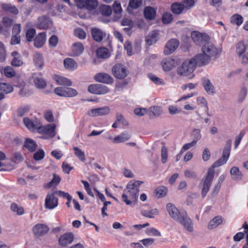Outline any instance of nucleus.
Wrapping results in <instances>:
<instances>
[{
	"mask_svg": "<svg viewBox=\"0 0 248 248\" xmlns=\"http://www.w3.org/2000/svg\"><path fill=\"white\" fill-rule=\"evenodd\" d=\"M150 111L155 116H159L162 113L161 108L157 106L151 107L150 108Z\"/></svg>",
	"mask_w": 248,
	"mask_h": 248,
	"instance_id": "e2e57ef3",
	"label": "nucleus"
},
{
	"mask_svg": "<svg viewBox=\"0 0 248 248\" xmlns=\"http://www.w3.org/2000/svg\"><path fill=\"white\" fill-rule=\"evenodd\" d=\"M96 55L98 58L107 59L109 57L108 50L106 47H100L96 50Z\"/></svg>",
	"mask_w": 248,
	"mask_h": 248,
	"instance_id": "72a5a7b5",
	"label": "nucleus"
},
{
	"mask_svg": "<svg viewBox=\"0 0 248 248\" xmlns=\"http://www.w3.org/2000/svg\"><path fill=\"white\" fill-rule=\"evenodd\" d=\"M61 181V178L59 176L55 174H53V179L46 185L47 188H50L53 186H56L59 184Z\"/></svg>",
	"mask_w": 248,
	"mask_h": 248,
	"instance_id": "49530a36",
	"label": "nucleus"
},
{
	"mask_svg": "<svg viewBox=\"0 0 248 248\" xmlns=\"http://www.w3.org/2000/svg\"><path fill=\"white\" fill-rule=\"evenodd\" d=\"M124 49H125L127 51V54L128 56H130L132 55V43L129 41H127L125 42V44L124 45Z\"/></svg>",
	"mask_w": 248,
	"mask_h": 248,
	"instance_id": "774afa93",
	"label": "nucleus"
},
{
	"mask_svg": "<svg viewBox=\"0 0 248 248\" xmlns=\"http://www.w3.org/2000/svg\"><path fill=\"white\" fill-rule=\"evenodd\" d=\"M33 82L36 88L44 89L46 86V81L42 78L38 77H32Z\"/></svg>",
	"mask_w": 248,
	"mask_h": 248,
	"instance_id": "7c9ffc66",
	"label": "nucleus"
},
{
	"mask_svg": "<svg viewBox=\"0 0 248 248\" xmlns=\"http://www.w3.org/2000/svg\"><path fill=\"white\" fill-rule=\"evenodd\" d=\"M1 8L4 11L14 15H17L18 14V10L17 8L11 3H0Z\"/></svg>",
	"mask_w": 248,
	"mask_h": 248,
	"instance_id": "412c9836",
	"label": "nucleus"
},
{
	"mask_svg": "<svg viewBox=\"0 0 248 248\" xmlns=\"http://www.w3.org/2000/svg\"><path fill=\"white\" fill-rule=\"evenodd\" d=\"M167 188L163 186H159L155 190V193L158 198L163 197L166 195Z\"/></svg>",
	"mask_w": 248,
	"mask_h": 248,
	"instance_id": "4c0bfd02",
	"label": "nucleus"
},
{
	"mask_svg": "<svg viewBox=\"0 0 248 248\" xmlns=\"http://www.w3.org/2000/svg\"><path fill=\"white\" fill-rule=\"evenodd\" d=\"M1 22L3 27L10 28L14 24V21L13 19L8 16H4L2 18Z\"/></svg>",
	"mask_w": 248,
	"mask_h": 248,
	"instance_id": "c03bdc74",
	"label": "nucleus"
},
{
	"mask_svg": "<svg viewBox=\"0 0 248 248\" xmlns=\"http://www.w3.org/2000/svg\"><path fill=\"white\" fill-rule=\"evenodd\" d=\"M131 137V134L130 132L125 131L122 132L120 135L116 136L113 139V142L119 143L124 142L128 140Z\"/></svg>",
	"mask_w": 248,
	"mask_h": 248,
	"instance_id": "aec40b11",
	"label": "nucleus"
},
{
	"mask_svg": "<svg viewBox=\"0 0 248 248\" xmlns=\"http://www.w3.org/2000/svg\"><path fill=\"white\" fill-rule=\"evenodd\" d=\"M54 80L58 84L61 85L70 86L72 84L71 81L69 79L61 76H56Z\"/></svg>",
	"mask_w": 248,
	"mask_h": 248,
	"instance_id": "c756f323",
	"label": "nucleus"
},
{
	"mask_svg": "<svg viewBox=\"0 0 248 248\" xmlns=\"http://www.w3.org/2000/svg\"><path fill=\"white\" fill-rule=\"evenodd\" d=\"M232 146V140H229L227 141L225 146L223 149L222 157L217 160L208 170L206 177L203 181L202 188V189L201 195L202 198H204L207 193L208 192L214 178L215 171L214 168L218 167L224 164L228 160Z\"/></svg>",
	"mask_w": 248,
	"mask_h": 248,
	"instance_id": "f257e3e1",
	"label": "nucleus"
},
{
	"mask_svg": "<svg viewBox=\"0 0 248 248\" xmlns=\"http://www.w3.org/2000/svg\"><path fill=\"white\" fill-rule=\"evenodd\" d=\"M54 193L60 197L67 199L68 202H70L72 200V197L68 193L61 190L56 191Z\"/></svg>",
	"mask_w": 248,
	"mask_h": 248,
	"instance_id": "6e6d98bb",
	"label": "nucleus"
},
{
	"mask_svg": "<svg viewBox=\"0 0 248 248\" xmlns=\"http://www.w3.org/2000/svg\"><path fill=\"white\" fill-rule=\"evenodd\" d=\"M202 85L207 94L213 95L215 93V89L210 80L206 78L202 79Z\"/></svg>",
	"mask_w": 248,
	"mask_h": 248,
	"instance_id": "6ab92c4d",
	"label": "nucleus"
},
{
	"mask_svg": "<svg viewBox=\"0 0 248 248\" xmlns=\"http://www.w3.org/2000/svg\"><path fill=\"white\" fill-rule=\"evenodd\" d=\"M74 235L72 232H67L62 235L59 239L60 245L65 247L73 241Z\"/></svg>",
	"mask_w": 248,
	"mask_h": 248,
	"instance_id": "f3484780",
	"label": "nucleus"
},
{
	"mask_svg": "<svg viewBox=\"0 0 248 248\" xmlns=\"http://www.w3.org/2000/svg\"><path fill=\"white\" fill-rule=\"evenodd\" d=\"M88 90L90 93L96 94H104L109 92L107 86L100 84L90 85L88 88Z\"/></svg>",
	"mask_w": 248,
	"mask_h": 248,
	"instance_id": "1a4fd4ad",
	"label": "nucleus"
},
{
	"mask_svg": "<svg viewBox=\"0 0 248 248\" xmlns=\"http://www.w3.org/2000/svg\"><path fill=\"white\" fill-rule=\"evenodd\" d=\"M202 52L204 53L211 58L217 57L221 53V49L218 48L209 40L202 46Z\"/></svg>",
	"mask_w": 248,
	"mask_h": 248,
	"instance_id": "20e7f679",
	"label": "nucleus"
},
{
	"mask_svg": "<svg viewBox=\"0 0 248 248\" xmlns=\"http://www.w3.org/2000/svg\"><path fill=\"white\" fill-rule=\"evenodd\" d=\"M65 90V94H63V95H65V97H72L75 96L78 94L77 91L75 89L71 88H66Z\"/></svg>",
	"mask_w": 248,
	"mask_h": 248,
	"instance_id": "3c124183",
	"label": "nucleus"
},
{
	"mask_svg": "<svg viewBox=\"0 0 248 248\" xmlns=\"http://www.w3.org/2000/svg\"><path fill=\"white\" fill-rule=\"evenodd\" d=\"M92 36L95 41L100 42L105 36V34L100 29L93 28L92 30Z\"/></svg>",
	"mask_w": 248,
	"mask_h": 248,
	"instance_id": "393cba45",
	"label": "nucleus"
},
{
	"mask_svg": "<svg viewBox=\"0 0 248 248\" xmlns=\"http://www.w3.org/2000/svg\"><path fill=\"white\" fill-rule=\"evenodd\" d=\"M35 33V30L34 29H30L28 30L26 33V36L27 41L29 42L32 41Z\"/></svg>",
	"mask_w": 248,
	"mask_h": 248,
	"instance_id": "5fc2aeb1",
	"label": "nucleus"
},
{
	"mask_svg": "<svg viewBox=\"0 0 248 248\" xmlns=\"http://www.w3.org/2000/svg\"><path fill=\"white\" fill-rule=\"evenodd\" d=\"M23 123L26 127L31 131H34L35 130H38L40 125V121L34 118L31 119L28 117H25L23 119Z\"/></svg>",
	"mask_w": 248,
	"mask_h": 248,
	"instance_id": "9b49d317",
	"label": "nucleus"
},
{
	"mask_svg": "<svg viewBox=\"0 0 248 248\" xmlns=\"http://www.w3.org/2000/svg\"><path fill=\"white\" fill-rule=\"evenodd\" d=\"M161 64L164 71H169L176 66V63L174 59L168 58L163 60Z\"/></svg>",
	"mask_w": 248,
	"mask_h": 248,
	"instance_id": "4be33fe9",
	"label": "nucleus"
},
{
	"mask_svg": "<svg viewBox=\"0 0 248 248\" xmlns=\"http://www.w3.org/2000/svg\"><path fill=\"white\" fill-rule=\"evenodd\" d=\"M46 34L41 32L38 34L34 40V46L37 48L41 47L46 42Z\"/></svg>",
	"mask_w": 248,
	"mask_h": 248,
	"instance_id": "a878e982",
	"label": "nucleus"
},
{
	"mask_svg": "<svg viewBox=\"0 0 248 248\" xmlns=\"http://www.w3.org/2000/svg\"><path fill=\"white\" fill-rule=\"evenodd\" d=\"M141 214L146 217L152 218L154 217V215L158 214V211L156 209H154L149 211L141 210Z\"/></svg>",
	"mask_w": 248,
	"mask_h": 248,
	"instance_id": "09e8293b",
	"label": "nucleus"
},
{
	"mask_svg": "<svg viewBox=\"0 0 248 248\" xmlns=\"http://www.w3.org/2000/svg\"><path fill=\"white\" fill-rule=\"evenodd\" d=\"M13 91V88L10 85L5 83H0V92L7 94Z\"/></svg>",
	"mask_w": 248,
	"mask_h": 248,
	"instance_id": "37998d69",
	"label": "nucleus"
},
{
	"mask_svg": "<svg viewBox=\"0 0 248 248\" xmlns=\"http://www.w3.org/2000/svg\"><path fill=\"white\" fill-rule=\"evenodd\" d=\"M166 209L170 217L175 221L181 216L184 211H179L176 206L171 203H168Z\"/></svg>",
	"mask_w": 248,
	"mask_h": 248,
	"instance_id": "ddd939ff",
	"label": "nucleus"
},
{
	"mask_svg": "<svg viewBox=\"0 0 248 248\" xmlns=\"http://www.w3.org/2000/svg\"><path fill=\"white\" fill-rule=\"evenodd\" d=\"M230 173L233 176V178L235 179H239L241 178V173L239 171L238 168L233 167L230 170Z\"/></svg>",
	"mask_w": 248,
	"mask_h": 248,
	"instance_id": "de8ad7c7",
	"label": "nucleus"
},
{
	"mask_svg": "<svg viewBox=\"0 0 248 248\" xmlns=\"http://www.w3.org/2000/svg\"><path fill=\"white\" fill-rule=\"evenodd\" d=\"M54 193L48 194L45 199V207L46 209H53L58 205V200L54 196Z\"/></svg>",
	"mask_w": 248,
	"mask_h": 248,
	"instance_id": "f8f14e48",
	"label": "nucleus"
},
{
	"mask_svg": "<svg viewBox=\"0 0 248 248\" xmlns=\"http://www.w3.org/2000/svg\"><path fill=\"white\" fill-rule=\"evenodd\" d=\"M179 42L176 39H170L166 44L164 49V54L166 55L171 54L178 47Z\"/></svg>",
	"mask_w": 248,
	"mask_h": 248,
	"instance_id": "4468645a",
	"label": "nucleus"
},
{
	"mask_svg": "<svg viewBox=\"0 0 248 248\" xmlns=\"http://www.w3.org/2000/svg\"><path fill=\"white\" fill-rule=\"evenodd\" d=\"M84 50V47L82 43L77 42L72 46V51L74 56H78L81 54Z\"/></svg>",
	"mask_w": 248,
	"mask_h": 248,
	"instance_id": "c85d7f7f",
	"label": "nucleus"
},
{
	"mask_svg": "<svg viewBox=\"0 0 248 248\" xmlns=\"http://www.w3.org/2000/svg\"><path fill=\"white\" fill-rule=\"evenodd\" d=\"M73 150L75 151V156L81 162H84L86 160V157L84 152L77 147H74Z\"/></svg>",
	"mask_w": 248,
	"mask_h": 248,
	"instance_id": "58836bf2",
	"label": "nucleus"
},
{
	"mask_svg": "<svg viewBox=\"0 0 248 248\" xmlns=\"http://www.w3.org/2000/svg\"><path fill=\"white\" fill-rule=\"evenodd\" d=\"M98 5V2L96 0H87L84 8L89 10H93L95 9Z\"/></svg>",
	"mask_w": 248,
	"mask_h": 248,
	"instance_id": "a19ab883",
	"label": "nucleus"
},
{
	"mask_svg": "<svg viewBox=\"0 0 248 248\" xmlns=\"http://www.w3.org/2000/svg\"><path fill=\"white\" fill-rule=\"evenodd\" d=\"M142 4V0H130L129 5L133 9H137Z\"/></svg>",
	"mask_w": 248,
	"mask_h": 248,
	"instance_id": "680f3d73",
	"label": "nucleus"
},
{
	"mask_svg": "<svg viewBox=\"0 0 248 248\" xmlns=\"http://www.w3.org/2000/svg\"><path fill=\"white\" fill-rule=\"evenodd\" d=\"M143 182L132 180L129 182L122 195L123 201L126 205H130L137 201L139 195V187Z\"/></svg>",
	"mask_w": 248,
	"mask_h": 248,
	"instance_id": "f03ea898",
	"label": "nucleus"
},
{
	"mask_svg": "<svg viewBox=\"0 0 248 248\" xmlns=\"http://www.w3.org/2000/svg\"><path fill=\"white\" fill-rule=\"evenodd\" d=\"M94 79L97 82L106 84L112 83L113 81V78L110 75L104 73L97 74L94 76Z\"/></svg>",
	"mask_w": 248,
	"mask_h": 248,
	"instance_id": "a211bd4d",
	"label": "nucleus"
},
{
	"mask_svg": "<svg viewBox=\"0 0 248 248\" xmlns=\"http://www.w3.org/2000/svg\"><path fill=\"white\" fill-rule=\"evenodd\" d=\"M3 73L5 76L8 78L14 77L16 74L14 69L11 66L5 67L4 68Z\"/></svg>",
	"mask_w": 248,
	"mask_h": 248,
	"instance_id": "a18cd8bd",
	"label": "nucleus"
},
{
	"mask_svg": "<svg viewBox=\"0 0 248 248\" xmlns=\"http://www.w3.org/2000/svg\"><path fill=\"white\" fill-rule=\"evenodd\" d=\"M176 221L182 224L188 232H192L193 231L192 222L186 212H183L181 216L178 218V219H177Z\"/></svg>",
	"mask_w": 248,
	"mask_h": 248,
	"instance_id": "0eeeda50",
	"label": "nucleus"
},
{
	"mask_svg": "<svg viewBox=\"0 0 248 248\" xmlns=\"http://www.w3.org/2000/svg\"><path fill=\"white\" fill-rule=\"evenodd\" d=\"M11 209L13 212L16 213L17 215L19 216L22 215L24 213V208L21 206H18L16 203H13L11 205Z\"/></svg>",
	"mask_w": 248,
	"mask_h": 248,
	"instance_id": "79ce46f5",
	"label": "nucleus"
},
{
	"mask_svg": "<svg viewBox=\"0 0 248 248\" xmlns=\"http://www.w3.org/2000/svg\"><path fill=\"white\" fill-rule=\"evenodd\" d=\"M36 146V144L34 140L31 139H27L24 143V146L31 152L35 150Z\"/></svg>",
	"mask_w": 248,
	"mask_h": 248,
	"instance_id": "c9c22d12",
	"label": "nucleus"
},
{
	"mask_svg": "<svg viewBox=\"0 0 248 248\" xmlns=\"http://www.w3.org/2000/svg\"><path fill=\"white\" fill-rule=\"evenodd\" d=\"M45 153L43 150H39L33 155V158L35 160H40L44 158Z\"/></svg>",
	"mask_w": 248,
	"mask_h": 248,
	"instance_id": "69168bd1",
	"label": "nucleus"
},
{
	"mask_svg": "<svg viewBox=\"0 0 248 248\" xmlns=\"http://www.w3.org/2000/svg\"><path fill=\"white\" fill-rule=\"evenodd\" d=\"M172 15L171 14L164 13L162 17V22L164 24H169L172 20Z\"/></svg>",
	"mask_w": 248,
	"mask_h": 248,
	"instance_id": "864d4df0",
	"label": "nucleus"
},
{
	"mask_svg": "<svg viewBox=\"0 0 248 248\" xmlns=\"http://www.w3.org/2000/svg\"><path fill=\"white\" fill-rule=\"evenodd\" d=\"M64 65L65 68L74 69L77 67L76 62L71 58H66L64 60Z\"/></svg>",
	"mask_w": 248,
	"mask_h": 248,
	"instance_id": "e433bc0d",
	"label": "nucleus"
},
{
	"mask_svg": "<svg viewBox=\"0 0 248 248\" xmlns=\"http://www.w3.org/2000/svg\"><path fill=\"white\" fill-rule=\"evenodd\" d=\"M191 60H193L195 66L196 65L203 66L209 63L211 60V58L202 52L195 55L194 58L191 59Z\"/></svg>",
	"mask_w": 248,
	"mask_h": 248,
	"instance_id": "9d476101",
	"label": "nucleus"
},
{
	"mask_svg": "<svg viewBox=\"0 0 248 248\" xmlns=\"http://www.w3.org/2000/svg\"><path fill=\"white\" fill-rule=\"evenodd\" d=\"M44 117L45 119L48 122L52 123L54 121L53 115L52 111L50 110H48L45 112Z\"/></svg>",
	"mask_w": 248,
	"mask_h": 248,
	"instance_id": "13d9d810",
	"label": "nucleus"
},
{
	"mask_svg": "<svg viewBox=\"0 0 248 248\" xmlns=\"http://www.w3.org/2000/svg\"><path fill=\"white\" fill-rule=\"evenodd\" d=\"M243 17L238 14L233 15L231 18V22L232 24H236L237 26H239L243 22Z\"/></svg>",
	"mask_w": 248,
	"mask_h": 248,
	"instance_id": "ea45409f",
	"label": "nucleus"
},
{
	"mask_svg": "<svg viewBox=\"0 0 248 248\" xmlns=\"http://www.w3.org/2000/svg\"><path fill=\"white\" fill-rule=\"evenodd\" d=\"M48 227L43 224H38L35 225L32 229V231L36 237H40L46 234L48 231Z\"/></svg>",
	"mask_w": 248,
	"mask_h": 248,
	"instance_id": "dca6fc26",
	"label": "nucleus"
},
{
	"mask_svg": "<svg viewBox=\"0 0 248 248\" xmlns=\"http://www.w3.org/2000/svg\"><path fill=\"white\" fill-rule=\"evenodd\" d=\"M33 60L36 67L39 68L43 67L44 62L42 54L40 53H35L33 57Z\"/></svg>",
	"mask_w": 248,
	"mask_h": 248,
	"instance_id": "473e14b6",
	"label": "nucleus"
},
{
	"mask_svg": "<svg viewBox=\"0 0 248 248\" xmlns=\"http://www.w3.org/2000/svg\"><path fill=\"white\" fill-rule=\"evenodd\" d=\"M196 66L193 62V60H186L177 69V74L180 76L187 77L192 78L194 75L193 72L195 69Z\"/></svg>",
	"mask_w": 248,
	"mask_h": 248,
	"instance_id": "7ed1b4c3",
	"label": "nucleus"
},
{
	"mask_svg": "<svg viewBox=\"0 0 248 248\" xmlns=\"http://www.w3.org/2000/svg\"><path fill=\"white\" fill-rule=\"evenodd\" d=\"M158 33L156 31H151L145 38V41L149 46L155 43L158 39Z\"/></svg>",
	"mask_w": 248,
	"mask_h": 248,
	"instance_id": "5701e85b",
	"label": "nucleus"
},
{
	"mask_svg": "<svg viewBox=\"0 0 248 248\" xmlns=\"http://www.w3.org/2000/svg\"><path fill=\"white\" fill-rule=\"evenodd\" d=\"M100 11L101 13L106 16H109L111 15L112 10L109 6L104 5L100 7Z\"/></svg>",
	"mask_w": 248,
	"mask_h": 248,
	"instance_id": "8fccbe9b",
	"label": "nucleus"
},
{
	"mask_svg": "<svg viewBox=\"0 0 248 248\" xmlns=\"http://www.w3.org/2000/svg\"><path fill=\"white\" fill-rule=\"evenodd\" d=\"M211 156V153L209 149L205 148L202 152V158L204 161H208Z\"/></svg>",
	"mask_w": 248,
	"mask_h": 248,
	"instance_id": "338daca9",
	"label": "nucleus"
},
{
	"mask_svg": "<svg viewBox=\"0 0 248 248\" xmlns=\"http://www.w3.org/2000/svg\"><path fill=\"white\" fill-rule=\"evenodd\" d=\"M75 34L77 37L80 39H85L86 37V33L85 31L80 28L75 29Z\"/></svg>",
	"mask_w": 248,
	"mask_h": 248,
	"instance_id": "603ef678",
	"label": "nucleus"
},
{
	"mask_svg": "<svg viewBox=\"0 0 248 248\" xmlns=\"http://www.w3.org/2000/svg\"><path fill=\"white\" fill-rule=\"evenodd\" d=\"M168 159L167 149L165 146H162L161 149V162L162 163H165Z\"/></svg>",
	"mask_w": 248,
	"mask_h": 248,
	"instance_id": "052dcab7",
	"label": "nucleus"
},
{
	"mask_svg": "<svg viewBox=\"0 0 248 248\" xmlns=\"http://www.w3.org/2000/svg\"><path fill=\"white\" fill-rule=\"evenodd\" d=\"M171 9L174 14L179 15L182 12L185 8L182 3L174 2L171 6Z\"/></svg>",
	"mask_w": 248,
	"mask_h": 248,
	"instance_id": "2f4dec72",
	"label": "nucleus"
},
{
	"mask_svg": "<svg viewBox=\"0 0 248 248\" xmlns=\"http://www.w3.org/2000/svg\"><path fill=\"white\" fill-rule=\"evenodd\" d=\"M6 59V51L3 44L0 42V62H3Z\"/></svg>",
	"mask_w": 248,
	"mask_h": 248,
	"instance_id": "4d7b16f0",
	"label": "nucleus"
},
{
	"mask_svg": "<svg viewBox=\"0 0 248 248\" xmlns=\"http://www.w3.org/2000/svg\"><path fill=\"white\" fill-rule=\"evenodd\" d=\"M144 15L146 19L149 20L154 19L155 17L156 10L152 7H146L144 10Z\"/></svg>",
	"mask_w": 248,
	"mask_h": 248,
	"instance_id": "bb28decb",
	"label": "nucleus"
},
{
	"mask_svg": "<svg viewBox=\"0 0 248 248\" xmlns=\"http://www.w3.org/2000/svg\"><path fill=\"white\" fill-rule=\"evenodd\" d=\"M222 217L221 216H217L213 218L209 223L208 228L210 230L213 229L222 223Z\"/></svg>",
	"mask_w": 248,
	"mask_h": 248,
	"instance_id": "cd10ccee",
	"label": "nucleus"
},
{
	"mask_svg": "<svg viewBox=\"0 0 248 248\" xmlns=\"http://www.w3.org/2000/svg\"><path fill=\"white\" fill-rule=\"evenodd\" d=\"M50 23V21L48 17L46 16H43L38 18L36 26L40 29H45Z\"/></svg>",
	"mask_w": 248,
	"mask_h": 248,
	"instance_id": "b1692460",
	"label": "nucleus"
},
{
	"mask_svg": "<svg viewBox=\"0 0 248 248\" xmlns=\"http://www.w3.org/2000/svg\"><path fill=\"white\" fill-rule=\"evenodd\" d=\"M248 47V45L245 44L244 41L239 42L236 46V53L239 57L243 54Z\"/></svg>",
	"mask_w": 248,
	"mask_h": 248,
	"instance_id": "f704fd0d",
	"label": "nucleus"
},
{
	"mask_svg": "<svg viewBox=\"0 0 248 248\" xmlns=\"http://www.w3.org/2000/svg\"><path fill=\"white\" fill-rule=\"evenodd\" d=\"M148 76L149 78L155 83L159 85H161L163 84V80L157 77L156 76L152 74H149L148 75Z\"/></svg>",
	"mask_w": 248,
	"mask_h": 248,
	"instance_id": "bf43d9fd",
	"label": "nucleus"
},
{
	"mask_svg": "<svg viewBox=\"0 0 248 248\" xmlns=\"http://www.w3.org/2000/svg\"><path fill=\"white\" fill-rule=\"evenodd\" d=\"M56 125L54 124H48L44 126L40 125L38 130V132L47 135L48 137L53 138L55 135Z\"/></svg>",
	"mask_w": 248,
	"mask_h": 248,
	"instance_id": "6e6552de",
	"label": "nucleus"
},
{
	"mask_svg": "<svg viewBox=\"0 0 248 248\" xmlns=\"http://www.w3.org/2000/svg\"><path fill=\"white\" fill-rule=\"evenodd\" d=\"M191 36L196 45L202 46L210 40L209 36L206 33H201L198 31H193Z\"/></svg>",
	"mask_w": 248,
	"mask_h": 248,
	"instance_id": "39448f33",
	"label": "nucleus"
},
{
	"mask_svg": "<svg viewBox=\"0 0 248 248\" xmlns=\"http://www.w3.org/2000/svg\"><path fill=\"white\" fill-rule=\"evenodd\" d=\"M109 113V108L108 107H105L91 109L87 112V115L90 117H97L108 115Z\"/></svg>",
	"mask_w": 248,
	"mask_h": 248,
	"instance_id": "2eb2a0df",
	"label": "nucleus"
},
{
	"mask_svg": "<svg viewBox=\"0 0 248 248\" xmlns=\"http://www.w3.org/2000/svg\"><path fill=\"white\" fill-rule=\"evenodd\" d=\"M113 76L117 78H124L128 74V71L124 65L116 64L112 68Z\"/></svg>",
	"mask_w": 248,
	"mask_h": 248,
	"instance_id": "423d86ee",
	"label": "nucleus"
},
{
	"mask_svg": "<svg viewBox=\"0 0 248 248\" xmlns=\"http://www.w3.org/2000/svg\"><path fill=\"white\" fill-rule=\"evenodd\" d=\"M65 89H66V88L59 87H57V88H55L54 89V92L57 95H58L60 96H61V97H65V95H63V94H65V93H66Z\"/></svg>",
	"mask_w": 248,
	"mask_h": 248,
	"instance_id": "0e129e2a",
	"label": "nucleus"
}]
</instances>
